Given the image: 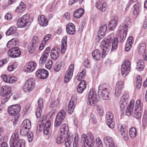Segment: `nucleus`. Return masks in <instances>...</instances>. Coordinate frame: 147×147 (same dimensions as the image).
<instances>
[{"mask_svg":"<svg viewBox=\"0 0 147 147\" xmlns=\"http://www.w3.org/2000/svg\"><path fill=\"white\" fill-rule=\"evenodd\" d=\"M16 31V27H11L8 29L6 33L7 36H9L14 33Z\"/></svg>","mask_w":147,"mask_h":147,"instance_id":"3c124183","label":"nucleus"},{"mask_svg":"<svg viewBox=\"0 0 147 147\" xmlns=\"http://www.w3.org/2000/svg\"><path fill=\"white\" fill-rule=\"evenodd\" d=\"M66 30L68 34L73 35L76 31L75 27L72 23L69 24L66 26Z\"/></svg>","mask_w":147,"mask_h":147,"instance_id":"412c9836","label":"nucleus"},{"mask_svg":"<svg viewBox=\"0 0 147 147\" xmlns=\"http://www.w3.org/2000/svg\"><path fill=\"white\" fill-rule=\"evenodd\" d=\"M142 109H135L134 116L137 119H138L141 117Z\"/></svg>","mask_w":147,"mask_h":147,"instance_id":"58836bf2","label":"nucleus"},{"mask_svg":"<svg viewBox=\"0 0 147 147\" xmlns=\"http://www.w3.org/2000/svg\"><path fill=\"white\" fill-rule=\"evenodd\" d=\"M133 38L132 36L129 37L128 38L125 47V50L126 51H128L131 47V45L134 42Z\"/></svg>","mask_w":147,"mask_h":147,"instance_id":"cd10ccee","label":"nucleus"},{"mask_svg":"<svg viewBox=\"0 0 147 147\" xmlns=\"http://www.w3.org/2000/svg\"><path fill=\"white\" fill-rule=\"evenodd\" d=\"M36 66V64L35 63L31 61L26 64L23 69V70L26 72H31L34 70Z\"/></svg>","mask_w":147,"mask_h":147,"instance_id":"4468645a","label":"nucleus"},{"mask_svg":"<svg viewBox=\"0 0 147 147\" xmlns=\"http://www.w3.org/2000/svg\"><path fill=\"white\" fill-rule=\"evenodd\" d=\"M30 129H20V134L23 136H26L29 133Z\"/></svg>","mask_w":147,"mask_h":147,"instance_id":"13d9d810","label":"nucleus"},{"mask_svg":"<svg viewBox=\"0 0 147 147\" xmlns=\"http://www.w3.org/2000/svg\"><path fill=\"white\" fill-rule=\"evenodd\" d=\"M72 137L68 136L67 138H65L64 142L65 144L66 147H70V143L72 142Z\"/></svg>","mask_w":147,"mask_h":147,"instance_id":"09e8293b","label":"nucleus"},{"mask_svg":"<svg viewBox=\"0 0 147 147\" xmlns=\"http://www.w3.org/2000/svg\"><path fill=\"white\" fill-rule=\"evenodd\" d=\"M50 50L51 48L50 47H47L42 55H45V56L48 57L49 56V54L50 51Z\"/></svg>","mask_w":147,"mask_h":147,"instance_id":"774afa93","label":"nucleus"},{"mask_svg":"<svg viewBox=\"0 0 147 147\" xmlns=\"http://www.w3.org/2000/svg\"><path fill=\"white\" fill-rule=\"evenodd\" d=\"M129 135L131 138H134L136 136V129L133 127L130 128L129 129Z\"/></svg>","mask_w":147,"mask_h":147,"instance_id":"a18cd8bd","label":"nucleus"},{"mask_svg":"<svg viewBox=\"0 0 147 147\" xmlns=\"http://www.w3.org/2000/svg\"><path fill=\"white\" fill-rule=\"evenodd\" d=\"M76 105V101H75L73 99H71L69 102L68 106V111L69 113L70 114L72 113Z\"/></svg>","mask_w":147,"mask_h":147,"instance_id":"b1692460","label":"nucleus"},{"mask_svg":"<svg viewBox=\"0 0 147 147\" xmlns=\"http://www.w3.org/2000/svg\"><path fill=\"white\" fill-rule=\"evenodd\" d=\"M117 45L118 41L117 39H116V38H115L112 43L111 50L113 51L117 49Z\"/></svg>","mask_w":147,"mask_h":147,"instance_id":"603ef678","label":"nucleus"},{"mask_svg":"<svg viewBox=\"0 0 147 147\" xmlns=\"http://www.w3.org/2000/svg\"><path fill=\"white\" fill-rule=\"evenodd\" d=\"M21 125L30 128L31 127L30 121L28 119L24 120L22 123Z\"/></svg>","mask_w":147,"mask_h":147,"instance_id":"49530a36","label":"nucleus"},{"mask_svg":"<svg viewBox=\"0 0 147 147\" xmlns=\"http://www.w3.org/2000/svg\"><path fill=\"white\" fill-rule=\"evenodd\" d=\"M67 37L66 36H63L62 40L61 45V53L62 54H64L65 52L67 46Z\"/></svg>","mask_w":147,"mask_h":147,"instance_id":"a878e982","label":"nucleus"},{"mask_svg":"<svg viewBox=\"0 0 147 147\" xmlns=\"http://www.w3.org/2000/svg\"><path fill=\"white\" fill-rule=\"evenodd\" d=\"M107 4L106 3L98 1L96 4V7L102 11H104L106 9Z\"/></svg>","mask_w":147,"mask_h":147,"instance_id":"4be33fe9","label":"nucleus"},{"mask_svg":"<svg viewBox=\"0 0 147 147\" xmlns=\"http://www.w3.org/2000/svg\"><path fill=\"white\" fill-rule=\"evenodd\" d=\"M74 69V64H71L69 67L68 69L66 72L65 76L64 81L66 83L69 81L73 76Z\"/></svg>","mask_w":147,"mask_h":147,"instance_id":"9b49d317","label":"nucleus"},{"mask_svg":"<svg viewBox=\"0 0 147 147\" xmlns=\"http://www.w3.org/2000/svg\"><path fill=\"white\" fill-rule=\"evenodd\" d=\"M25 142L24 139H20L19 142H13L12 139L10 140V147H24Z\"/></svg>","mask_w":147,"mask_h":147,"instance_id":"dca6fc26","label":"nucleus"},{"mask_svg":"<svg viewBox=\"0 0 147 147\" xmlns=\"http://www.w3.org/2000/svg\"><path fill=\"white\" fill-rule=\"evenodd\" d=\"M140 5L138 3H136L134 5L133 13L134 15H137L140 13Z\"/></svg>","mask_w":147,"mask_h":147,"instance_id":"ea45409f","label":"nucleus"},{"mask_svg":"<svg viewBox=\"0 0 147 147\" xmlns=\"http://www.w3.org/2000/svg\"><path fill=\"white\" fill-rule=\"evenodd\" d=\"M8 55L10 57L15 58L19 56L21 54V51L18 47L11 48L7 52Z\"/></svg>","mask_w":147,"mask_h":147,"instance_id":"ddd939ff","label":"nucleus"},{"mask_svg":"<svg viewBox=\"0 0 147 147\" xmlns=\"http://www.w3.org/2000/svg\"><path fill=\"white\" fill-rule=\"evenodd\" d=\"M96 144L95 147H102V144L101 139L98 138L96 140Z\"/></svg>","mask_w":147,"mask_h":147,"instance_id":"bf43d9fd","label":"nucleus"},{"mask_svg":"<svg viewBox=\"0 0 147 147\" xmlns=\"http://www.w3.org/2000/svg\"><path fill=\"white\" fill-rule=\"evenodd\" d=\"M97 111L98 115L100 116H102L104 114L103 107L101 105H97L96 106Z\"/></svg>","mask_w":147,"mask_h":147,"instance_id":"37998d69","label":"nucleus"},{"mask_svg":"<svg viewBox=\"0 0 147 147\" xmlns=\"http://www.w3.org/2000/svg\"><path fill=\"white\" fill-rule=\"evenodd\" d=\"M37 47L36 46L31 44V43L30 44L28 45V47L29 53L31 54L34 53L36 52Z\"/></svg>","mask_w":147,"mask_h":147,"instance_id":"c9c22d12","label":"nucleus"},{"mask_svg":"<svg viewBox=\"0 0 147 147\" xmlns=\"http://www.w3.org/2000/svg\"><path fill=\"white\" fill-rule=\"evenodd\" d=\"M34 86V80L32 79H29L25 82L23 85V90L26 93H29L33 90Z\"/></svg>","mask_w":147,"mask_h":147,"instance_id":"1a4fd4ad","label":"nucleus"},{"mask_svg":"<svg viewBox=\"0 0 147 147\" xmlns=\"http://www.w3.org/2000/svg\"><path fill=\"white\" fill-rule=\"evenodd\" d=\"M86 70L85 69H83L81 72L80 73L78 74L77 76V78L78 80L80 81L83 78L86 76Z\"/></svg>","mask_w":147,"mask_h":147,"instance_id":"4c0bfd02","label":"nucleus"},{"mask_svg":"<svg viewBox=\"0 0 147 147\" xmlns=\"http://www.w3.org/2000/svg\"><path fill=\"white\" fill-rule=\"evenodd\" d=\"M134 100H130L129 105L127 107L126 110V114L127 116H129L133 111V106L134 103Z\"/></svg>","mask_w":147,"mask_h":147,"instance_id":"5701e85b","label":"nucleus"},{"mask_svg":"<svg viewBox=\"0 0 147 147\" xmlns=\"http://www.w3.org/2000/svg\"><path fill=\"white\" fill-rule=\"evenodd\" d=\"M44 123H41L40 122H38L37 126L36 129L38 131H42L45 128V126L43 125Z\"/></svg>","mask_w":147,"mask_h":147,"instance_id":"864d4df0","label":"nucleus"},{"mask_svg":"<svg viewBox=\"0 0 147 147\" xmlns=\"http://www.w3.org/2000/svg\"><path fill=\"white\" fill-rule=\"evenodd\" d=\"M90 120L94 123H96L97 122L95 116L93 114L90 115Z\"/></svg>","mask_w":147,"mask_h":147,"instance_id":"0e129e2a","label":"nucleus"},{"mask_svg":"<svg viewBox=\"0 0 147 147\" xmlns=\"http://www.w3.org/2000/svg\"><path fill=\"white\" fill-rule=\"evenodd\" d=\"M86 82L84 80L82 81L79 83L78 86L79 87L82 88H84V90L86 88Z\"/></svg>","mask_w":147,"mask_h":147,"instance_id":"052dcab7","label":"nucleus"},{"mask_svg":"<svg viewBox=\"0 0 147 147\" xmlns=\"http://www.w3.org/2000/svg\"><path fill=\"white\" fill-rule=\"evenodd\" d=\"M136 69L138 71H142L144 67V64L143 60H138L137 61Z\"/></svg>","mask_w":147,"mask_h":147,"instance_id":"c756f323","label":"nucleus"},{"mask_svg":"<svg viewBox=\"0 0 147 147\" xmlns=\"http://www.w3.org/2000/svg\"><path fill=\"white\" fill-rule=\"evenodd\" d=\"M59 49L57 47H55L52 49L51 50L50 56L52 59L55 60L57 59L59 55Z\"/></svg>","mask_w":147,"mask_h":147,"instance_id":"6ab92c4d","label":"nucleus"},{"mask_svg":"<svg viewBox=\"0 0 147 147\" xmlns=\"http://www.w3.org/2000/svg\"><path fill=\"white\" fill-rule=\"evenodd\" d=\"M119 34L116 39L118 41L123 42L127 34V29L126 26L124 24H121L120 26Z\"/></svg>","mask_w":147,"mask_h":147,"instance_id":"39448f33","label":"nucleus"},{"mask_svg":"<svg viewBox=\"0 0 147 147\" xmlns=\"http://www.w3.org/2000/svg\"><path fill=\"white\" fill-rule=\"evenodd\" d=\"M128 102L127 101H123L120 100V107L121 109L123 111L125 108V107L126 106Z\"/></svg>","mask_w":147,"mask_h":147,"instance_id":"5fc2aeb1","label":"nucleus"},{"mask_svg":"<svg viewBox=\"0 0 147 147\" xmlns=\"http://www.w3.org/2000/svg\"><path fill=\"white\" fill-rule=\"evenodd\" d=\"M11 89L10 87L3 86L1 88L0 95L2 96L1 102L3 104L7 102L11 95Z\"/></svg>","mask_w":147,"mask_h":147,"instance_id":"f03ea898","label":"nucleus"},{"mask_svg":"<svg viewBox=\"0 0 147 147\" xmlns=\"http://www.w3.org/2000/svg\"><path fill=\"white\" fill-rule=\"evenodd\" d=\"M36 75L39 79H45L48 77L49 73L46 70L39 69L36 71Z\"/></svg>","mask_w":147,"mask_h":147,"instance_id":"2eb2a0df","label":"nucleus"},{"mask_svg":"<svg viewBox=\"0 0 147 147\" xmlns=\"http://www.w3.org/2000/svg\"><path fill=\"white\" fill-rule=\"evenodd\" d=\"M31 24V22L30 20L29 15H25L19 19L17 22L18 27L22 28L26 26H28Z\"/></svg>","mask_w":147,"mask_h":147,"instance_id":"20e7f679","label":"nucleus"},{"mask_svg":"<svg viewBox=\"0 0 147 147\" xmlns=\"http://www.w3.org/2000/svg\"><path fill=\"white\" fill-rule=\"evenodd\" d=\"M101 87L100 86L98 87V95H97L93 88L90 89L88 94V100L89 103L90 105L92 106H94L96 102L100 100L101 95L104 100L107 99L109 98V94L110 92L109 89L107 88L101 89Z\"/></svg>","mask_w":147,"mask_h":147,"instance_id":"f257e3e1","label":"nucleus"},{"mask_svg":"<svg viewBox=\"0 0 147 147\" xmlns=\"http://www.w3.org/2000/svg\"><path fill=\"white\" fill-rule=\"evenodd\" d=\"M146 43L144 42L140 43L138 47V51L140 53L144 55V54H145L146 49Z\"/></svg>","mask_w":147,"mask_h":147,"instance_id":"2f4dec72","label":"nucleus"},{"mask_svg":"<svg viewBox=\"0 0 147 147\" xmlns=\"http://www.w3.org/2000/svg\"><path fill=\"white\" fill-rule=\"evenodd\" d=\"M67 137L63 136V135L60 134L59 135L56 140V142L58 144H60L63 143L65 140V138H67Z\"/></svg>","mask_w":147,"mask_h":147,"instance_id":"f704fd0d","label":"nucleus"},{"mask_svg":"<svg viewBox=\"0 0 147 147\" xmlns=\"http://www.w3.org/2000/svg\"><path fill=\"white\" fill-rule=\"evenodd\" d=\"M63 63L61 61H58L56 63L54 67V69L56 71L60 70L63 66Z\"/></svg>","mask_w":147,"mask_h":147,"instance_id":"72a5a7b5","label":"nucleus"},{"mask_svg":"<svg viewBox=\"0 0 147 147\" xmlns=\"http://www.w3.org/2000/svg\"><path fill=\"white\" fill-rule=\"evenodd\" d=\"M93 58L97 60H99L100 58V53L99 50L98 49H96L94 50L92 54Z\"/></svg>","mask_w":147,"mask_h":147,"instance_id":"473e14b6","label":"nucleus"},{"mask_svg":"<svg viewBox=\"0 0 147 147\" xmlns=\"http://www.w3.org/2000/svg\"><path fill=\"white\" fill-rule=\"evenodd\" d=\"M48 57L45 56V55H42L39 61V64L42 65L44 64L47 61Z\"/></svg>","mask_w":147,"mask_h":147,"instance_id":"6e6d98bb","label":"nucleus"},{"mask_svg":"<svg viewBox=\"0 0 147 147\" xmlns=\"http://www.w3.org/2000/svg\"><path fill=\"white\" fill-rule=\"evenodd\" d=\"M40 42V40L38 37L36 36H34L32 38L31 44L37 47L39 44Z\"/></svg>","mask_w":147,"mask_h":147,"instance_id":"c03bdc74","label":"nucleus"},{"mask_svg":"<svg viewBox=\"0 0 147 147\" xmlns=\"http://www.w3.org/2000/svg\"><path fill=\"white\" fill-rule=\"evenodd\" d=\"M129 95L127 94H124L121 97V100L123 101H129Z\"/></svg>","mask_w":147,"mask_h":147,"instance_id":"69168bd1","label":"nucleus"},{"mask_svg":"<svg viewBox=\"0 0 147 147\" xmlns=\"http://www.w3.org/2000/svg\"><path fill=\"white\" fill-rule=\"evenodd\" d=\"M118 128L122 136L123 135V133L125 130H127L125 128L123 127V125L121 124H119L118 125Z\"/></svg>","mask_w":147,"mask_h":147,"instance_id":"4d7b16f0","label":"nucleus"},{"mask_svg":"<svg viewBox=\"0 0 147 147\" xmlns=\"http://www.w3.org/2000/svg\"><path fill=\"white\" fill-rule=\"evenodd\" d=\"M110 39L105 38L101 42L100 47L102 48V57L104 58L106 56L111 48Z\"/></svg>","mask_w":147,"mask_h":147,"instance_id":"7ed1b4c3","label":"nucleus"},{"mask_svg":"<svg viewBox=\"0 0 147 147\" xmlns=\"http://www.w3.org/2000/svg\"><path fill=\"white\" fill-rule=\"evenodd\" d=\"M38 20L39 24L42 26H45L48 24V20L44 15H41L39 17Z\"/></svg>","mask_w":147,"mask_h":147,"instance_id":"393cba45","label":"nucleus"},{"mask_svg":"<svg viewBox=\"0 0 147 147\" xmlns=\"http://www.w3.org/2000/svg\"><path fill=\"white\" fill-rule=\"evenodd\" d=\"M123 82L119 81L117 82L115 87V94L117 96H118L121 93L122 90L124 87Z\"/></svg>","mask_w":147,"mask_h":147,"instance_id":"f3484780","label":"nucleus"},{"mask_svg":"<svg viewBox=\"0 0 147 147\" xmlns=\"http://www.w3.org/2000/svg\"><path fill=\"white\" fill-rule=\"evenodd\" d=\"M107 29V25L105 23H103L101 25L100 30L98 32V38H102L106 32ZM99 39H98L99 40Z\"/></svg>","mask_w":147,"mask_h":147,"instance_id":"a211bd4d","label":"nucleus"},{"mask_svg":"<svg viewBox=\"0 0 147 147\" xmlns=\"http://www.w3.org/2000/svg\"><path fill=\"white\" fill-rule=\"evenodd\" d=\"M142 78L140 75L138 76L137 77V81L136 82V88L139 89L142 86Z\"/></svg>","mask_w":147,"mask_h":147,"instance_id":"de8ad7c7","label":"nucleus"},{"mask_svg":"<svg viewBox=\"0 0 147 147\" xmlns=\"http://www.w3.org/2000/svg\"><path fill=\"white\" fill-rule=\"evenodd\" d=\"M21 106L19 105H11L8 108V112L9 114L12 116H17L18 118V113L21 110Z\"/></svg>","mask_w":147,"mask_h":147,"instance_id":"9d476101","label":"nucleus"},{"mask_svg":"<svg viewBox=\"0 0 147 147\" xmlns=\"http://www.w3.org/2000/svg\"><path fill=\"white\" fill-rule=\"evenodd\" d=\"M68 130L69 128L67 125L66 124H63L60 127V134L67 137L69 136L68 134Z\"/></svg>","mask_w":147,"mask_h":147,"instance_id":"aec40b11","label":"nucleus"},{"mask_svg":"<svg viewBox=\"0 0 147 147\" xmlns=\"http://www.w3.org/2000/svg\"><path fill=\"white\" fill-rule=\"evenodd\" d=\"M19 134L17 133H14L12 135L11 139H12L13 142H19L20 140Z\"/></svg>","mask_w":147,"mask_h":147,"instance_id":"8fccbe9b","label":"nucleus"},{"mask_svg":"<svg viewBox=\"0 0 147 147\" xmlns=\"http://www.w3.org/2000/svg\"><path fill=\"white\" fill-rule=\"evenodd\" d=\"M42 112V109H39L37 108L36 111V114L37 118H39L40 117Z\"/></svg>","mask_w":147,"mask_h":147,"instance_id":"e2e57ef3","label":"nucleus"},{"mask_svg":"<svg viewBox=\"0 0 147 147\" xmlns=\"http://www.w3.org/2000/svg\"><path fill=\"white\" fill-rule=\"evenodd\" d=\"M143 107L142 103L141 102V100L138 99L136 100L135 107V109H142Z\"/></svg>","mask_w":147,"mask_h":147,"instance_id":"79ce46f5","label":"nucleus"},{"mask_svg":"<svg viewBox=\"0 0 147 147\" xmlns=\"http://www.w3.org/2000/svg\"><path fill=\"white\" fill-rule=\"evenodd\" d=\"M82 140L84 144L86 143V144L89 147H92L93 146L95 143L94 138L93 134H90L88 136H86L84 134H82Z\"/></svg>","mask_w":147,"mask_h":147,"instance_id":"0eeeda50","label":"nucleus"},{"mask_svg":"<svg viewBox=\"0 0 147 147\" xmlns=\"http://www.w3.org/2000/svg\"><path fill=\"white\" fill-rule=\"evenodd\" d=\"M84 10L82 8H79L77 9L74 12V16L76 18H78L81 17L84 13Z\"/></svg>","mask_w":147,"mask_h":147,"instance_id":"c85d7f7f","label":"nucleus"},{"mask_svg":"<svg viewBox=\"0 0 147 147\" xmlns=\"http://www.w3.org/2000/svg\"><path fill=\"white\" fill-rule=\"evenodd\" d=\"M26 5L22 2H21L19 5L18 6L16 9V11L18 12H21L24 11L25 9Z\"/></svg>","mask_w":147,"mask_h":147,"instance_id":"e433bc0d","label":"nucleus"},{"mask_svg":"<svg viewBox=\"0 0 147 147\" xmlns=\"http://www.w3.org/2000/svg\"><path fill=\"white\" fill-rule=\"evenodd\" d=\"M131 63L129 61L126 60L122 63L121 67V74L125 77L129 73L131 69Z\"/></svg>","mask_w":147,"mask_h":147,"instance_id":"6e6552de","label":"nucleus"},{"mask_svg":"<svg viewBox=\"0 0 147 147\" xmlns=\"http://www.w3.org/2000/svg\"><path fill=\"white\" fill-rule=\"evenodd\" d=\"M104 142L109 146V147H115L113 140L109 137L107 136L104 139Z\"/></svg>","mask_w":147,"mask_h":147,"instance_id":"bb28decb","label":"nucleus"},{"mask_svg":"<svg viewBox=\"0 0 147 147\" xmlns=\"http://www.w3.org/2000/svg\"><path fill=\"white\" fill-rule=\"evenodd\" d=\"M66 113L64 110H61L58 113L56 117L54 123L55 127L59 126L63 122L65 117Z\"/></svg>","mask_w":147,"mask_h":147,"instance_id":"423d86ee","label":"nucleus"},{"mask_svg":"<svg viewBox=\"0 0 147 147\" xmlns=\"http://www.w3.org/2000/svg\"><path fill=\"white\" fill-rule=\"evenodd\" d=\"M7 140V136H2L0 140V147H8L6 143Z\"/></svg>","mask_w":147,"mask_h":147,"instance_id":"7c9ffc66","label":"nucleus"},{"mask_svg":"<svg viewBox=\"0 0 147 147\" xmlns=\"http://www.w3.org/2000/svg\"><path fill=\"white\" fill-rule=\"evenodd\" d=\"M16 39L13 38L11 40L9 41L7 44V46L8 48L15 47H14L16 45Z\"/></svg>","mask_w":147,"mask_h":147,"instance_id":"a19ab883","label":"nucleus"},{"mask_svg":"<svg viewBox=\"0 0 147 147\" xmlns=\"http://www.w3.org/2000/svg\"><path fill=\"white\" fill-rule=\"evenodd\" d=\"M27 135L28 141L30 142H32L33 137V133L31 132H29V133Z\"/></svg>","mask_w":147,"mask_h":147,"instance_id":"338daca9","label":"nucleus"},{"mask_svg":"<svg viewBox=\"0 0 147 147\" xmlns=\"http://www.w3.org/2000/svg\"><path fill=\"white\" fill-rule=\"evenodd\" d=\"M113 116L111 112L107 113L106 117V122L108 126L112 129L115 127V123L113 119Z\"/></svg>","mask_w":147,"mask_h":147,"instance_id":"f8f14e48","label":"nucleus"},{"mask_svg":"<svg viewBox=\"0 0 147 147\" xmlns=\"http://www.w3.org/2000/svg\"><path fill=\"white\" fill-rule=\"evenodd\" d=\"M117 22H113V21H111L109 25L110 27V29L112 30H114L117 26Z\"/></svg>","mask_w":147,"mask_h":147,"instance_id":"680f3d73","label":"nucleus"}]
</instances>
